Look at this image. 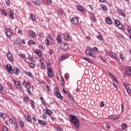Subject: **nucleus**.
<instances>
[{"instance_id":"nucleus-1","label":"nucleus","mask_w":131,"mask_h":131,"mask_svg":"<svg viewBox=\"0 0 131 131\" xmlns=\"http://www.w3.org/2000/svg\"><path fill=\"white\" fill-rule=\"evenodd\" d=\"M70 120L72 121L74 125H75L77 128H79V120L77 118V117L74 115H70L69 116Z\"/></svg>"},{"instance_id":"nucleus-2","label":"nucleus","mask_w":131,"mask_h":131,"mask_svg":"<svg viewBox=\"0 0 131 131\" xmlns=\"http://www.w3.org/2000/svg\"><path fill=\"white\" fill-rule=\"evenodd\" d=\"M6 69L7 70V72L8 73H11V74H13V68H12V66L10 64H7L6 66Z\"/></svg>"},{"instance_id":"nucleus-3","label":"nucleus","mask_w":131,"mask_h":131,"mask_svg":"<svg viewBox=\"0 0 131 131\" xmlns=\"http://www.w3.org/2000/svg\"><path fill=\"white\" fill-rule=\"evenodd\" d=\"M124 85L126 90L127 93L130 94V93H131V90H130L131 85L127 83H125L124 84Z\"/></svg>"},{"instance_id":"nucleus-4","label":"nucleus","mask_w":131,"mask_h":131,"mask_svg":"<svg viewBox=\"0 0 131 131\" xmlns=\"http://www.w3.org/2000/svg\"><path fill=\"white\" fill-rule=\"evenodd\" d=\"M7 58L10 62H13L14 60V56L11 53H7Z\"/></svg>"},{"instance_id":"nucleus-5","label":"nucleus","mask_w":131,"mask_h":131,"mask_svg":"<svg viewBox=\"0 0 131 131\" xmlns=\"http://www.w3.org/2000/svg\"><path fill=\"white\" fill-rule=\"evenodd\" d=\"M6 35L8 37H11L12 36V30L11 29H6Z\"/></svg>"},{"instance_id":"nucleus-6","label":"nucleus","mask_w":131,"mask_h":131,"mask_svg":"<svg viewBox=\"0 0 131 131\" xmlns=\"http://www.w3.org/2000/svg\"><path fill=\"white\" fill-rule=\"evenodd\" d=\"M48 77L50 78L53 77V76H54V74H53V70L51 68H49L48 69Z\"/></svg>"},{"instance_id":"nucleus-7","label":"nucleus","mask_w":131,"mask_h":131,"mask_svg":"<svg viewBox=\"0 0 131 131\" xmlns=\"http://www.w3.org/2000/svg\"><path fill=\"white\" fill-rule=\"evenodd\" d=\"M61 50H67L69 48L68 43H62L60 46Z\"/></svg>"},{"instance_id":"nucleus-8","label":"nucleus","mask_w":131,"mask_h":131,"mask_svg":"<svg viewBox=\"0 0 131 131\" xmlns=\"http://www.w3.org/2000/svg\"><path fill=\"white\" fill-rule=\"evenodd\" d=\"M71 21L73 24H78V18L77 17H73Z\"/></svg>"},{"instance_id":"nucleus-9","label":"nucleus","mask_w":131,"mask_h":131,"mask_svg":"<svg viewBox=\"0 0 131 131\" xmlns=\"http://www.w3.org/2000/svg\"><path fill=\"white\" fill-rule=\"evenodd\" d=\"M20 73V70L17 68H15L12 70V74L15 73L16 75H18V74Z\"/></svg>"},{"instance_id":"nucleus-10","label":"nucleus","mask_w":131,"mask_h":131,"mask_svg":"<svg viewBox=\"0 0 131 131\" xmlns=\"http://www.w3.org/2000/svg\"><path fill=\"white\" fill-rule=\"evenodd\" d=\"M39 124H40V125H42V126H45V125H47L48 124V123L47 121H45L41 120H39L38 121Z\"/></svg>"},{"instance_id":"nucleus-11","label":"nucleus","mask_w":131,"mask_h":131,"mask_svg":"<svg viewBox=\"0 0 131 131\" xmlns=\"http://www.w3.org/2000/svg\"><path fill=\"white\" fill-rule=\"evenodd\" d=\"M55 96L58 99H60L61 100H63V97H62V96L61 95V94H60V92H59V91H57L55 93Z\"/></svg>"},{"instance_id":"nucleus-12","label":"nucleus","mask_w":131,"mask_h":131,"mask_svg":"<svg viewBox=\"0 0 131 131\" xmlns=\"http://www.w3.org/2000/svg\"><path fill=\"white\" fill-rule=\"evenodd\" d=\"M64 38L66 40H70V35L69 33H67L64 35Z\"/></svg>"},{"instance_id":"nucleus-13","label":"nucleus","mask_w":131,"mask_h":131,"mask_svg":"<svg viewBox=\"0 0 131 131\" xmlns=\"http://www.w3.org/2000/svg\"><path fill=\"white\" fill-rule=\"evenodd\" d=\"M15 42H16V45H17V46H20V45H21V43H22V41H21V38H17L15 40Z\"/></svg>"},{"instance_id":"nucleus-14","label":"nucleus","mask_w":131,"mask_h":131,"mask_svg":"<svg viewBox=\"0 0 131 131\" xmlns=\"http://www.w3.org/2000/svg\"><path fill=\"white\" fill-rule=\"evenodd\" d=\"M14 84L17 89H21V83L18 81H16Z\"/></svg>"},{"instance_id":"nucleus-15","label":"nucleus","mask_w":131,"mask_h":131,"mask_svg":"<svg viewBox=\"0 0 131 131\" xmlns=\"http://www.w3.org/2000/svg\"><path fill=\"white\" fill-rule=\"evenodd\" d=\"M126 74L127 75L131 76V67H128L126 68Z\"/></svg>"},{"instance_id":"nucleus-16","label":"nucleus","mask_w":131,"mask_h":131,"mask_svg":"<svg viewBox=\"0 0 131 131\" xmlns=\"http://www.w3.org/2000/svg\"><path fill=\"white\" fill-rule=\"evenodd\" d=\"M9 17L10 19H14V11L13 10H10L9 12Z\"/></svg>"},{"instance_id":"nucleus-17","label":"nucleus","mask_w":131,"mask_h":131,"mask_svg":"<svg viewBox=\"0 0 131 131\" xmlns=\"http://www.w3.org/2000/svg\"><path fill=\"white\" fill-rule=\"evenodd\" d=\"M25 74H26V75H28L30 77H31V78H33V75L32 74V73H31V72L25 71Z\"/></svg>"},{"instance_id":"nucleus-18","label":"nucleus","mask_w":131,"mask_h":131,"mask_svg":"<svg viewBox=\"0 0 131 131\" xmlns=\"http://www.w3.org/2000/svg\"><path fill=\"white\" fill-rule=\"evenodd\" d=\"M69 56V54H63L62 55L60 60H66V59H67Z\"/></svg>"},{"instance_id":"nucleus-19","label":"nucleus","mask_w":131,"mask_h":131,"mask_svg":"<svg viewBox=\"0 0 131 131\" xmlns=\"http://www.w3.org/2000/svg\"><path fill=\"white\" fill-rule=\"evenodd\" d=\"M85 54L88 56H92V50L91 49H87L85 51Z\"/></svg>"},{"instance_id":"nucleus-20","label":"nucleus","mask_w":131,"mask_h":131,"mask_svg":"<svg viewBox=\"0 0 131 131\" xmlns=\"http://www.w3.org/2000/svg\"><path fill=\"white\" fill-rule=\"evenodd\" d=\"M105 20H106V23H107V24H108V25L112 24V20H111V18L107 17V18H106Z\"/></svg>"},{"instance_id":"nucleus-21","label":"nucleus","mask_w":131,"mask_h":131,"mask_svg":"<svg viewBox=\"0 0 131 131\" xmlns=\"http://www.w3.org/2000/svg\"><path fill=\"white\" fill-rule=\"evenodd\" d=\"M101 8H102V10L104 12H106V11H107V10H108L107 6H105V5H104V4L101 5Z\"/></svg>"},{"instance_id":"nucleus-22","label":"nucleus","mask_w":131,"mask_h":131,"mask_svg":"<svg viewBox=\"0 0 131 131\" xmlns=\"http://www.w3.org/2000/svg\"><path fill=\"white\" fill-rule=\"evenodd\" d=\"M29 34L32 37H35V33H34L33 31H30L29 32Z\"/></svg>"},{"instance_id":"nucleus-23","label":"nucleus","mask_w":131,"mask_h":131,"mask_svg":"<svg viewBox=\"0 0 131 131\" xmlns=\"http://www.w3.org/2000/svg\"><path fill=\"white\" fill-rule=\"evenodd\" d=\"M35 54L37 55L39 57H41V52L39 50H35Z\"/></svg>"},{"instance_id":"nucleus-24","label":"nucleus","mask_w":131,"mask_h":131,"mask_svg":"<svg viewBox=\"0 0 131 131\" xmlns=\"http://www.w3.org/2000/svg\"><path fill=\"white\" fill-rule=\"evenodd\" d=\"M77 9L79 11H81V12H83L84 11V9H83V7L78 5L77 6Z\"/></svg>"},{"instance_id":"nucleus-25","label":"nucleus","mask_w":131,"mask_h":131,"mask_svg":"<svg viewBox=\"0 0 131 131\" xmlns=\"http://www.w3.org/2000/svg\"><path fill=\"white\" fill-rule=\"evenodd\" d=\"M30 104L31 105L32 108H33V109H34V108H35V106H34V101L33 100H30Z\"/></svg>"},{"instance_id":"nucleus-26","label":"nucleus","mask_w":131,"mask_h":131,"mask_svg":"<svg viewBox=\"0 0 131 131\" xmlns=\"http://www.w3.org/2000/svg\"><path fill=\"white\" fill-rule=\"evenodd\" d=\"M111 56L113 59H116L117 58V55L113 52L111 53Z\"/></svg>"},{"instance_id":"nucleus-27","label":"nucleus","mask_w":131,"mask_h":131,"mask_svg":"<svg viewBox=\"0 0 131 131\" xmlns=\"http://www.w3.org/2000/svg\"><path fill=\"white\" fill-rule=\"evenodd\" d=\"M25 88L27 90H29L30 89V84L29 82H27L25 84Z\"/></svg>"},{"instance_id":"nucleus-28","label":"nucleus","mask_w":131,"mask_h":131,"mask_svg":"<svg viewBox=\"0 0 131 131\" xmlns=\"http://www.w3.org/2000/svg\"><path fill=\"white\" fill-rule=\"evenodd\" d=\"M25 117H26V120H27V121H29V122H30L31 121V118H30V116L27 115V117L26 116H25Z\"/></svg>"},{"instance_id":"nucleus-29","label":"nucleus","mask_w":131,"mask_h":131,"mask_svg":"<svg viewBox=\"0 0 131 131\" xmlns=\"http://www.w3.org/2000/svg\"><path fill=\"white\" fill-rule=\"evenodd\" d=\"M19 58H23V59H26V56L24 54H18Z\"/></svg>"},{"instance_id":"nucleus-30","label":"nucleus","mask_w":131,"mask_h":131,"mask_svg":"<svg viewBox=\"0 0 131 131\" xmlns=\"http://www.w3.org/2000/svg\"><path fill=\"white\" fill-rule=\"evenodd\" d=\"M46 113H47V114H48V115H49L50 116H51L52 115V112L48 109V108H46Z\"/></svg>"},{"instance_id":"nucleus-31","label":"nucleus","mask_w":131,"mask_h":131,"mask_svg":"<svg viewBox=\"0 0 131 131\" xmlns=\"http://www.w3.org/2000/svg\"><path fill=\"white\" fill-rule=\"evenodd\" d=\"M15 119H9V123H10L11 124H15Z\"/></svg>"},{"instance_id":"nucleus-32","label":"nucleus","mask_w":131,"mask_h":131,"mask_svg":"<svg viewBox=\"0 0 131 131\" xmlns=\"http://www.w3.org/2000/svg\"><path fill=\"white\" fill-rule=\"evenodd\" d=\"M30 18L32 20V21H35V16L33 15L32 14H30Z\"/></svg>"},{"instance_id":"nucleus-33","label":"nucleus","mask_w":131,"mask_h":131,"mask_svg":"<svg viewBox=\"0 0 131 131\" xmlns=\"http://www.w3.org/2000/svg\"><path fill=\"white\" fill-rule=\"evenodd\" d=\"M1 13H2L3 15H4V16H5V17H7V16L8 15L7 14V12H6L5 10H2Z\"/></svg>"},{"instance_id":"nucleus-34","label":"nucleus","mask_w":131,"mask_h":131,"mask_svg":"<svg viewBox=\"0 0 131 131\" xmlns=\"http://www.w3.org/2000/svg\"><path fill=\"white\" fill-rule=\"evenodd\" d=\"M29 65H30V67H31V68L33 69L35 67V64L33 62H30Z\"/></svg>"},{"instance_id":"nucleus-35","label":"nucleus","mask_w":131,"mask_h":131,"mask_svg":"<svg viewBox=\"0 0 131 131\" xmlns=\"http://www.w3.org/2000/svg\"><path fill=\"white\" fill-rule=\"evenodd\" d=\"M57 41L58 42H59V43H61V42H62V39H61V37L58 36L57 38Z\"/></svg>"},{"instance_id":"nucleus-36","label":"nucleus","mask_w":131,"mask_h":131,"mask_svg":"<svg viewBox=\"0 0 131 131\" xmlns=\"http://www.w3.org/2000/svg\"><path fill=\"white\" fill-rule=\"evenodd\" d=\"M24 100L25 101V102L26 103H28L29 102V98H28V97L26 96L24 98Z\"/></svg>"},{"instance_id":"nucleus-37","label":"nucleus","mask_w":131,"mask_h":131,"mask_svg":"<svg viewBox=\"0 0 131 131\" xmlns=\"http://www.w3.org/2000/svg\"><path fill=\"white\" fill-rule=\"evenodd\" d=\"M29 45H35V42L33 40H30L28 42Z\"/></svg>"},{"instance_id":"nucleus-38","label":"nucleus","mask_w":131,"mask_h":131,"mask_svg":"<svg viewBox=\"0 0 131 131\" xmlns=\"http://www.w3.org/2000/svg\"><path fill=\"white\" fill-rule=\"evenodd\" d=\"M118 28L120 29H123V28L124 27V26H123L122 24H120L118 26H117Z\"/></svg>"},{"instance_id":"nucleus-39","label":"nucleus","mask_w":131,"mask_h":131,"mask_svg":"<svg viewBox=\"0 0 131 131\" xmlns=\"http://www.w3.org/2000/svg\"><path fill=\"white\" fill-rule=\"evenodd\" d=\"M59 13L62 16L65 15V13H64V11H62V10L61 9L59 10Z\"/></svg>"},{"instance_id":"nucleus-40","label":"nucleus","mask_w":131,"mask_h":131,"mask_svg":"<svg viewBox=\"0 0 131 131\" xmlns=\"http://www.w3.org/2000/svg\"><path fill=\"white\" fill-rule=\"evenodd\" d=\"M35 5H36L37 6H40V1H35Z\"/></svg>"},{"instance_id":"nucleus-41","label":"nucleus","mask_w":131,"mask_h":131,"mask_svg":"<svg viewBox=\"0 0 131 131\" xmlns=\"http://www.w3.org/2000/svg\"><path fill=\"white\" fill-rule=\"evenodd\" d=\"M29 60H30V61H34V58L33 56H31V55H29Z\"/></svg>"},{"instance_id":"nucleus-42","label":"nucleus","mask_w":131,"mask_h":131,"mask_svg":"<svg viewBox=\"0 0 131 131\" xmlns=\"http://www.w3.org/2000/svg\"><path fill=\"white\" fill-rule=\"evenodd\" d=\"M120 24V22L118 20H115V25H117L118 26Z\"/></svg>"},{"instance_id":"nucleus-43","label":"nucleus","mask_w":131,"mask_h":131,"mask_svg":"<svg viewBox=\"0 0 131 131\" xmlns=\"http://www.w3.org/2000/svg\"><path fill=\"white\" fill-rule=\"evenodd\" d=\"M1 117L2 118L5 119V118H7V115L5 114H1Z\"/></svg>"},{"instance_id":"nucleus-44","label":"nucleus","mask_w":131,"mask_h":131,"mask_svg":"<svg viewBox=\"0 0 131 131\" xmlns=\"http://www.w3.org/2000/svg\"><path fill=\"white\" fill-rule=\"evenodd\" d=\"M3 131H9L8 127L6 126H4L3 128Z\"/></svg>"},{"instance_id":"nucleus-45","label":"nucleus","mask_w":131,"mask_h":131,"mask_svg":"<svg viewBox=\"0 0 131 131\" xmlns=\"http://www.w3.org/2000/svg\"><path fill=\"white\" fill-rule=\"evenodd\" d=\"M45 43L47 45V46H49V45H50V40H49L48 39H46L45 40Z\"/></svg>"},{"instance_id":"nucleus-46","label":"nucleus","mask_w":131,"mask_h":131,"mask_svg":"<svg viewBox=\"0 0 131 131\" xmlns=\"http://www.w3.org/2000/svg\"><path fill=\"white\" fill-rule=\"evenodd\" d=\"M97 38H98V39H100V40H103V36H102V35H99L97 37Z\"/></svg>"},{"instance_id":"nucleus-47","label":"nucleus","mask_w":131,"mask_h":131,"mask_svg":"<svg viewBox=\"0 0 131 131\" xmlns=\"http://www.w3.org/2000/svg\"><path fill=\"white\" fill-rule=\"evenodd\" d=\"M40 100L42 104H43V103H46V101L43 99V97H40Z\"/></svg>"},{"instance_id":"nucleus-48","label":"nucleus","mask_w":131,"mask_h":131,"mask_svg":"<svg viewBox=\"0 0 131 131\" xmlns=\"http://www.w3.org/2000/svg\"><path fill=\"white\" fill-rule=\"evenodd\" d=\"M83 59L85 61H87V62H91V60L88 57H84Z\"/></svg>"},{"instance_id":"nucleus-49","label":"nucleus","mask_w":131,"mask_h":131,"mask_svg":"<svg viewBox=\"0 0 131 131\" xmlns=\"http://www.w3.org/2000/svg\"><path fill=\"white\" fill-rule=\"evenodd\" d=\"M91 56V57H92L93 58H96L97 57V55H96V54L92 53H91V55H90Z\"/></svg>"},{"instance_id":"nucleus-50","label":"nucleus","mask_w":131,"mask_h":131,"mask_svg":"<svg viewBox=\"0 0 131 131\" xmlns=\"http://www.w3.org/2000/svg\"><path fill=\"white\" fill-rule=\"evenodd\" d=\"M127 29H128V32H129V33H130V34H131V28H130V26H128Z\"/></svg>"},{"instance_id":"nucleus-51","label":"nucleus","mask_w":131,"mask_h":131,"mask_svg":"<svg viewBox=\"0 0 131 131\" xmlns=\"http://www.w3.org/2000/svg\"><path fill=\"white\" fill-rule=\"evenodd\" d=\"M126 126H127V125H126V124H125V123H123L122 125V127L123 128H125V127H126Z\"/></svg>"},{"instance_id":"nucleus-52","label":"nucleus","mask_w":131,"mask_h":131,"mask_svg":"<svg viewBox=\"0 0 131 131\" xmlns=\"http://www.w3.org/2000/svg\"><path fill=\"white\" fill-rule=\"evenodd\" d=\"M41 68L42 69H45V68H46V66H45V63L41 64Z\"/></svg>"},{"instance_id":"nucleus-53","label":"nucleus","mask_w":131,"mask_h":131,"mask_svg":"<svg viewBox=\"0 0 131 131\" xmlns=\"http://www.w3.org/2000/svg\"><path fill=\"white\" fill-rule=\"evenodd\" d=\"M5 3L7 6L10 5V1L9 0H5Z\"/></svg>"},{"instance_id":"nucleus-54","label":"nucleus","mask_w":131,"mask_h":131,"mask_svg":"<svg viewBox=\"0 0 131 131\" xmlns=\"http://www.w3.org/2000/svg\"><path fill=\"white\" fill-rule=\"evenodd\" d=\"M45 63V60H43V59H41L40 60V64H43Z\"/></svg>"},{"instance_id":"nucleus-55","label":"nucleus","mask_w":131,"mask_h":131,"mask_svg":"<svg viewBox=\"0 0 131 131\" xmlns=\"http://www.w3.org/2000/svg\"><path fill=\"white\" fill-rule=\"evenodd\" d=\"M57 131H63V129L61 127H57L56 129Z\"/></svg>"},{"instance_id":"nucleus-56","label":"nucleus","mask_w":131,"mask_h":131,"mask_svg":"<svg viewBox=\"0 0 131 131\" xmlns=\"http://www.w3.org/2000/svg\"><path fill=\"white\" fill-rule=\"evenodd\" d=\"M105 104H104V102L103 101L101 102V104H100V107H104Z\"/></svg>"},{"instance_id":"nucleus-57","label":"nucleus","mask_w":131,"mask_h":131,"mask_svg":"<svg viewBox=\"0 0 131 131\" xmlns=\"http://www.w3.org/2000/svg\"><path fill=\"white\" fill-rule=\"evenodd\" d=\"M20 125L21 127H24V123L23 122H20Z\"/></svg>"},{"instance_id":"nucleus-58","label":"nucleus","mask_w":131,"mask_h":131,"mask_svg":"<svg viewBox=\"0 0 131 131\" xmlns=\"http://www.w3.org/2000/svg\"><path fill=\"white\" fill-rule=\"evenodd\" d=\"M120 58L122 60H123V59H124V57L123 56V55H122V54H120Z\"/></svg>"},{"instance_id":"nucleus-59","label":"nucleus","mask_w":131,"mask_h":131,"mask_svg":"<svg viewBox=\"0 0 131 131\" xmlns=\"http://www.w3.org/2000/svg\"><path fill=\"white\" fill-rule=\"evenodd\" d=\"M39 37H43V34L42 33H40L39 34Z\"/></svg>"},{"instance_id":"nucleus-60","label":"nucleus","mask_w":131,"mask_h":131,"mask_svg":"<svg viewBox=\"0 0 131 131\" xmlns=\"http://www.w3.org/2000/svg\"><path fill=\"white\" fill-rule=\"evenodd\" d=\"M49 53L51 54V55H53V54H54V51L53 50H50Z\"/></svg>"},{"instance_id":"nucleus-61","label":"nucleus","mask_w":131,"mask_h":131,"mask_svg":"<svg viewBox=\"0 0 131 131\" xmlns=\"http://www.w3.org/2000/svg\"><path fill=\"white\" fill-rule=\"evenodd\" d=\"M101 60H102V61H103V62H106V58H104V57H101Z\"/></svg>"},{"instance_id":"nucleus-62","label":"nucleus","mask_w":131,"mask_h":131,"mask_svg":"<svg viewBox=\"0 0 131 131\" xmlns=\"http://www.w3.org/2000/svg\"><path fill=\"white\" fill-rule=\"evenodd\" d=\"M121 106L122 112H123V108H124V106L122 104H121Z\"/></svg>"},{"instance_id":"nucleus-63","label":"nucleus","mask_w":131,"mask_h":131,"mask_svg":"<svg viewBox=\"0 0 131 131\" xmlns=\"http://www.w3.org/2000/svg\"><path fill=\"white\" fill-rule=\"evenodd\" d=\"M68 97L70 99V100H71V101H73V97H71L70 95H69Z\"/></svg>"},{"instance_id":"nucleus-64","label":"nucleus","mask_w":131,"mask_h":131,"mask_svg":"<svg viewBox=\"0 0 131 131\" xmlns=\"http://www.w3.org/2000/svg\"><path fill=\"white\" fill-rule=\"evenodd\" d=\"M94 51H96V52H98V48L97 47H94L93 48Z\"/></svg>"}]
</instances>
